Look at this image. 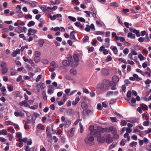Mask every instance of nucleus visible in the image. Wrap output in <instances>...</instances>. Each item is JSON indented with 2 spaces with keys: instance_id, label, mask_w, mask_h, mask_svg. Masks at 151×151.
Segmentation results:
<instances>
[{
  "instance_id": "c85d7f7f",
  "label": "nucleus",
  "mask_w": 151,
  "mask_h": 151,
  "mask_svg": "<svg viewBox=\"0 0 151 151\" xmlns=\"http://www.w3.org/2000/svg\"><path fill=\"white\" fill-rule=\"evenodd\" d=\"M17 14H18V16L19 18H22L23 17V13L21 10H19L17 11Z\"/></svg>"
},
{
  "instance_id": "37998d69",
  "label": "nucleus",
  "mask_w": 151,
  "mask_h": 151,
  "mask_svg": "<svg viewBox=\"0 0 151 151\" xmlns=\"http://www.w3.org/2000/svg\"><path fill=\"white\" fill-rule=\"evenodd\" d=\"M34 61L36 63L39 62L40 60V57H35L34 58Z\"/></svg>"
},
{
  "instance_id": "bf43d9fd",
  "label": "nucleus",
  "mask_w": 151,
  "mask_h": 151,
  "mask_svg": "<svg viewBox=\"0 0 151 151\" xmlns=\"http://www.w3.org/2000/svg\"><path fill=\"white\" fill-rule=\"evenodd\" d=\"M42 62L45 64H47L49 63V61L46 59H43L42 60Z\"/></svg>"
},
{
  "instance_id": "4468645a",
  "label": "nucleus",
  "mask_w": 151,
  "mask_h": 151,
  "mask_svg": "<svg viewBox=\"0 0 151 151\" xmlns=\"http://www.w3.org/2000/svg\"><path fill=\"white\" fill-rule=\"evenodd\" d=\"M99 133H100L98 132L96 129H94L91 131L90 134L91 135H93L96 136V135H98V134Z\"/></svg>"
},
{
  "instance_id": "864d4df0",
  "label": "nucleus",
  "mask_w": 151,
  "mask_h": 151,
  "mask_svg": "<svg viewBox=\"0 0 151 151\" xmlns=\"http://www.w3.org/2000/svg\"><path fill=\"white\" fill-rule=\"evenodd\" d=\"M19 36L21 38H22L23 40H26V37L24 34H21L19 35Z\"/></svg>"
},
{
  "instance_id": "473e14b6",
  "label": "nucleus",
  "mask_w": 151,
  "mask_h": 151,
  "mask_svg": "<svg viewBox=\"0 0 151 151\" xmlns=\"http://www.w3.org/2000/svg\"><path fill=\"white\" fill-rule=\"evenodd\" d=\"M35 24V22L33 21H31L29 22L27 25L28 27H31L32 26H34Z\"/></svg>"
},
{
  "instance_id": "39448f33",
  "label": "nucleus",
  "mask_w": 151,
  "mask_h": 151,
  "mask_svg": "<svg viewBox=\"0 0 151 151\" xmlns=\"http://www.w3.org/2000/svg\"><path fill=\"white\" fill-rule=\"evenodd\" d=\"M96 137H98V141L99 142H104L105 141L106 138L104 137H101L100 133L98 134V135H96Z\"/></svg>"
},
{
  "instance_id": "ddd939ff",
  "label": "nucleus",
  "mask_w": 151,
  "mask_h": 151,
  "mask_svg": "<svg viewBox=\"0 0 151 151\" xmlns=\"http://www.w3.org/2000/svg\"><path fill=\"white\" fill-rule=\"evenodd\" d=\"M76 33L75 31H73L70 32V38L72 40H73L75 41L76 40V39L75 36L74 34Z\"/></svg>"
},
{
  "instance_id": "412c9836",
  "label": "nucleus",
  "mask_w": 151,
  "mask_h": 151,
  "mask_svg": "<svg viewBox=\"0 0 151 151\" xmlns=\"http://www.w3.org/2000/svg\"><path fill=\"white\" fill-rule=\"evenodd\" d=\"M80 100V98L79 96L77 97L74 101L72 102V104L73 105H76Z\"/></svg>"
},
{
  "instance_id": "a878e982",
  "label": "nucleus",
  "mask_w": 151,
  "mask_h": 151,
  "mask_svg": "<svg viewBox=\"0 0 151 151\" xmlns=\"http://www.w3.org/2000/svg\"><path fill=\"white\" fill-rule=\"evenodd\" d=\"M7 134V132L6 129H3L2 130H0V135H6Z\"/></svg>"
},
{
  "instance_id": "6e6d98bb",
  "label": "nucleus",
  "mask_w": 151,
  "mask_h": 151,
  "mask_svg": "<svg viewBox=\"0 0 151 151\" xmlns=\"http://www.w3.org/2000/svg\"><path fill=\"white\" fill-rule=\"evenodd\" d=\"M86 27L85 29V30L88 32L90 31V26L89 25L87 24Z\"/></svg>"
},
{
  "instance_id": "7c9ffc66",
  "label": "nucleus",
  "mask_w": 151,
  "mask_h": 151,
  "mask_svg": "<svg viewBox=\"0 0 151 151\" xmlns=\"http://www.w3.org/2000/svg\"><path fill=\"white\" fill-rule=\"evenodd\" d=\"M47 17L48 18H50L51 20H54L56 19L55 15H54L53 16H52L50 14H49L47 15Z\"/></svg>"
},
{
  "instance_id": "5fc2aeb1",
  "label": "nucleus",
  "mask_w": 151,
  "mask_h": 151,
  "mask_svg": "<svg viewBox=\"0 0 151 151\" xmlns=\"http://www.w3.org/2000/svg\"><path fill=\"white\" fill-rule=\"evenodd\" d=\"M70 72L73 74H76L77 73L76 70L74 68L71 69L70 70Z\"/></svg>"
},
{
  "instance_id": "6e6552de",
  "label": "nucleus",
  "mask_w": 151,
  "mask_h": 151,
  "mask_svg": "<svg viewBox=\"0 0 151 151\" xmlns=\"http://www.w3.org/2000/svg\"><path fill=\"white\" fill-rule=\"evenodd\" d=\"M19 105L20 106H24L25 107H28L29 105L27 103V101L26 100H24L20 102L19 103Z\"/></svg>"
},
{
  "instance_id": "393cba45",
  "label": "nucleus",
  "mask_w": 151,
  "mask_h": 151,
  "mask_svg": "<svg viewBox=\"0 0 151 151\" xmlns=\"http://www.w3.org/2000/svg\"><path fill=\"white\" fill-rule=\"evenodd\" d=\"M73 57L74 60L77 62H78L79 61V59L78 56L76 54H74Z\"/></svg>"
},
{
  "instance_id": "338daca9",
  "label": "nucleus",
  "mask_w": 151,
  "mask_h": 151,
  "mask_svg": "<svg viewBox=\"0 0 151 151\" xmlns=\"http://www.w3.org/2000/svg\"><path fill=\"white\" fill-rule=\"evenodd\" d=\"M145 39L144 38L142 37H140L138 39V40L139 42H142L144 41H145Z\"/></svg>"
},
{
  "instance_id": "774afa93",
  "label": "nucleus",
  "mask_w": 151,
  "mask_h": 151,
  "mask_svg": "<svg viewBox=\"0 0 151 151\" xmlns=\"http://www.w3.org/2000/svg\"><path fill=\"white\" fill-rule=\"evenodd\" d=\"M112 58L110 55H108L106 59V61L107 62H109L112 60Z\"/></svg>"
},
{
  "instance_id": "c9c22d12",
  "label": "nucleus",
  "mask_w": 151,
  "mask_h": 151,
  "mask_svg": "<svg viewBox=\"0 0 151 151\" xmlns=\"http://www.w3.org/2000/svg\"><path fill=\"white\" fill-rule=\"evenodd\" d=\"M124 137L125 138H127L128 141H129L130 139V137L129 136V134L128 133H125L124 135Z\"/></svg>"
},
{
  "instance_id": "09e8293b",
  "label": "nucleus",
  "mask_w": 151,
  "mask_h": 151,
  "mask_svg": "<svg viewBox=\"0 0 151 151\" xmlns=\"http://www.w3.org/2000/svg\"><path fill=\"white\" fill-rule=\"evenodd\" d=\"M5 124L7 125H13L14 123L10 121H8L5 122Z\"/></svg>"
},
{
  "instance_id": "e2e57ef3",
  "label": "nucleus",
  "mask_w": 151,
  "mask_h": 151,
  "mask_svg": "<svg viewBox=\"0 0 151 151\" xmlns=\"http://www.w3.org/2000/svg\"><path fill=\"white\" fill-rule=\"evenodd\" d=\"M129 52V49L127 48H125L123 51V53L125 55H127L128 54Z\"/></svg>"
},
{
  "instance_id": "4c0bfd02",
  "label": "nucleus",
  "mask_w": 151,
  "mask_h": 151,
  "mask_svg": "<svg viewBox=\"0 0 151 151\" xmlns=\"http://www.w3.org/2000/svg\"><path fill=\"white\" fill-rule=\"evenodd\" d=\"M68 18L70 21L73 22H75L76 21V19L72 16H68Z\"/></svg>"
},
{
  "instance_id": "5701e85b",
  "label": "nucleus",
  "mask_w": 151,
  "mask_h": 151,
  "mask_svg": "<svg viewBox=\"0 0 151 151\" xmlns=\"http://www.w3.org/2000/svg\"><path fill=\"white\" fill-rule=\"evenodd\" d=\"M128 122L132 123H138L139 122V119L138 118H137L132 120L129 121Z\"/></svg>"
},
{
  "instance_id": "3c124183",
  "label": "nucleus",
  "mask_w": 151,
  "mask_h": 151,
  "mask_svg": "<svg viewBox=\"0 0 151 151\" xmlns=\"http://www.w3.org/2000/svg\"><path fill=\"white\" fill-rule=\"evenodd\" d=\"M110 6H111L116 7L118 6V4L116 2H113L110 3Z\"/></svg>"
},
{
  "instance_id": "72a5a7b5",
  "label": "nucleus",
  "mask_w": 151,
  "mask_h": 151,
  "mask_svg": "<svg viewBox=\"0 0 151 151\" xmlns=\"http://www.w3.org/2000/svg\"><path fill=\"white\" fill-rule=\"evenodd\" d=\"M7 89L10 92L12 91L13 90V87L11 85L8 84L7 85Z\"/></svg>"
},
{
  "instance_id": "603ef678",
  "label": "nucleus",
  "mask_w": 151,
  "mask_h": 151,
  "mask_svg": "<svg viewBox=\"0 0 151 151\" xmlns=\"http://www.w3.org/2000/svg\"><path fill=\"white\" fill-rule=\"evenodd\" d=\"M40 8L44 12H45L47 11L46 6H44L41 7Z\"/></svg>"
},
{
  "instance_id": "423d86ee",
  "label": "nucleus",
  "mask_w": 151,
  "mask_h": 151,
  "mask_svg": "<svg viewBox=\"0 0 151 151\" xmlns=\"http://www.w3.org/2000/svg\"><path fill=\"white\" fill-rule=\"evenodd\" d=\"M106 141L108 144L110 143L113 140V138L111 137L110 134H108L105 137Z\"/></svg>"
},
{
  "instance_id": "13d9d810",
  "label": "nucleus",
  "mask_w": 151,
  "mask_h": 151,
  "mask_svg": "<svg viewBox=\"0 0 151 151\" xmlns=\"http://www.w3.org/2000/svg\"><path fill=\"white\" fill-rule=\"evenodd\" d=\"M1 92H6V89L5 87V86H3L2 87H1Z\"/></svg>"
},
{
  "instance_id": "f3484780",
  "label": "nucleus",
  "mask_w": 151,
  "mask_h": 151,
  "mask_svg": "<svg viewBox=\"0 0 151 151\" xmlns=\"http://www.w3.org/2000/svg\"><path fill=\"white\" fill-rule=\"evenodd\" d=\"M112 80L113 82L116 84L119 82V79L117 76H114L112 77Z\"/></svg>"
},
{
  "instance_id": "bb28decb",
  "label": "nucleus",
  "mask_w": 151,
  "mask_h": 151,
  "mask_svg": "<svg viewBox=\"0 0 151 151\" xmlns=\"http://www.w3.org/2000/svg\"><path fill=\"white\" fill-rule=\"evenodd\" d=\"M133 32L135 33L137 37H139L141 35L139 31V30H136V29H134V30L133 31Z\"/></svg>"
},
{
  "instance_id": "f03ea898",
  "label": "nucleus",
  "mask_w": 151,
  "mask_h": 151,
  "mask_svg": "<svg viewBox=\"0 0 151 151\" xmlns=\"http://www.w3.org/2000/svg\"><path fill=\"white\" fill-rule=\"evenodd\" d=\"M27 29V28L25 27L19 26L15 28V31L18 33H20L23 32H26Z\"/></svg>"
},
{
  "instance_id": "0e129e2a",
  "label": "nucleus",
  "mask_w": 151,
  "mask_h": 151,
  "mask_svg": "<svg viewBox=\"0 0 151 151\" xmlns=\"http://www.w3.org/2000/svg\"><path fill=\"white\" fill-rule=\"evenodd\" d=\"M16 136L17 137L20 138H22V134L21 132H18L16 133Z\"/></svg>"
},
{
  "instance_id": "20e7f679",
  "label": "nucleus",
  "mask_w": 151,
  "mask_h": 151,
  "mask_svg": "<svg viewBox=\"0 0 151 151\" xmlns=\"http://www.w3.org/2000/svg\"><path fill=\"white\" fill-rule=\"evenodd\" d=\"M37 31L36 29L30 28L28 29L27 35L28 36L32 35V33L35 34L37 33Z\"/></svg>"
},
{
  "instance_id": "a19ab883",
  "label": "nucleus",
  "mask_w": 151,
  "mask_h": 151,
  "mask_svg": "<svg viewBox=\"0 0 151 151\" xmlns=\"http://www.w3.org/2000/svg\"><path fill=\"white\" fill-rule=\"evenodd\" d=\"M65 92L68 95L70 96V89L67 88L65 90Z\"/></svg>"
},
{
  "instance_id": "e433bc0d",
  "label": "nucleus",
  "mask_w": 151,
  "mask_h": 151,
  "mask_svg": "<svg viewBox=\"0 0 151 151\" xmlns=\"http://www.w3.org/2000/svg\"><path fill=\"white\" fill-rule=\"evenodd\" d=\"M50 65L54 67V68H58V66L56 64L55 62L53 61L50 63Z\"/></svg>"
},
{
  "instance_id": "f257e3e1",
  "label": "nucleus",
  "mask_w": 151,
  "mask_h": 151,
  "mask_svg": "<svg viewBox=\"0 0 151 151\" xmlns=\"http://www.w3.org/2000/svg\"><path fill=\"white\" fill-rule=\"evenodd\" d=\"M98 129L101 132H109L111 131L113 135L117 133L116 128L112 126L110 127L109 128H103L99 127L98 128Z\"/></svg>"
},
{
  "instance_id": "0eeeda50",
  "label": "nucleus",
  "mask_w": 151,
  "mask_h": 151,
  "mask_svg": "<svg viewBox=\"0 0 151 151\" xmlns=\"http://www.w3.org/2000/svg\"><path fill=\"white\" fill-rule=\"evenodd\" d=\"M88 137L85 139V142L87 144H88L90 142H92L94 140L93 137L91 136L88 137Z\"/></svg>"
},
{
  "instance_id": "f704fd0d",
  "label": "nucleus",
  "mask_w": 151,
  "mask_h": 151,
  "mask_svg": "<svg viewBox=\"0 0 151 151\" xmlns=\"http://www.w3.org/2000/svg\"><path fill=\"white\" fill-rule=\"evenodd\" d=\"M44 41L43 39H40L39 41V44L40 47H42L44 43Z\"/></svg>"
},
{
  "instance_id": "1a4fd4ad",
  "label": "nucleus",
  "mask_w": 151,
  "mask_h": 151,
  "mask_svg": "<svg viewBox=\"0 0 151 151\" xmlns=\"http://www.w3.org/2000/svg\"><path fill=\"white\" fill-rule=\"evenodd\" d=\"M20 53V50L17 48L16 50H14L13 52L12 53V55L14 57H16L17 55L19 54Z\"/></svg>"
},
{
  "instance_id": "7ed1b4c3",
  "label": "nucleus",
  "mask_w": 151,
  "mask_h": 151,
  "mask_svg": "<svg viewBox=\"0 0 151 151\" xmlns=\"http://www.w3.org/2000/svg\"><path fill=\"white\" fill-rule=\"evenodd\" d=\"M104 85L103 83H100L98 84L97 86V88L100 91L103 92L107 90V89L106 90L104 88Z\"/></svg>"
},
{
  "instance_id": "79ce46f5",
  "label": "nucleus",
  "mask_w": 151,
  "mask_h": 151,
  "mask_svg": "<svg viewBox=\"0 0 151 151\" xmlns=\"http://www.w3.org/2000/svg\"><path fill=\"white\" fill-rule=\"evenodd\" d=\"M7 136L9 137V140L10 141H12L13 138V135L11 134H9V133H8V134H7Z\"/></svg>"
},
{
  "instance_id": "49530a36",
  "label": "nucleus",
  "mask_w": 151,
  "mask_h": 151,
  "mask_svg": "<svg viewBox=\"0 0 151 151\" xmlns=\"http://www.w3.org/2000/svg\"><path fill=\"white\" fill-rule=\"evenodd\" d=\"M106 83L110 86H111L113 81H109V80H105Z\"/></svg>"
},
{
  "instance_id": "2eb2a0df",
  "label": "nucleus",
  "mask_w": 151,
  "mask_h": 151,
  "mask_svg": "<svg viewBox=\"0 0 151 151\" xmlns=\"http://www.w3.org/2000/svg\"><path fill=\"white\" fill-rule=\"evenodd\" d=\"M110 48L112 50L114 54H116L117 53L118 50L116 47L114 46H111Z\"/></svg>"
},
{
  "instance_id": "69168bd1",
  "label": "nucleus",
  "mask_w": 151,
  "mask_h": 151,
  "mask_svg": "<svg viewBox=\"0 0 151 151\" xmlns=\"http://www.w3.org/2000/svg\"><path fill=\"white\" fill-rule=\"evenodd\" d=\"M114 94V92L112 91H108L106 94V96H109L111 95H112Z\"/></svg>"
},
{
  "instance_id": "4d7b16f0",
  "label": "nucleus",
  "mask_w": 151,
  "mask_h": 151,
  "mask_svg": "<svg viewBox=\"0 0 151 151\" xmlns=\"http://www.w3.org/2000/svg\"><path fill=\"white\" fill-rule=\"evenodd\" d=\"M8 71V69L7 68H4L2 69V73L3 74H4L6 73Z\"/></svg>"
},
{
  "instance_id": "6ab92c4d",
  "label": "nucleus",
  "mask_w": 151,
  "mask_h": 151,
  "mask_svg": "<svg viewBox=\"0 0 151 151\" xmlns=\"http://www.w3.org/2000/svg\"><path fill=\"white\" fill-rule=\"evenodd\" d=\"M133 76H134L135 79V80H136L137 81H140L142 80V79L139 77L138 75L136 74H133Z\"/></svg>"
},
{
  "instance_id": "4be33fe9",
  "label": "nucleus",
  "mask_w": 151,
  "mask_h": 151,
  "mask_svg": "<svg viewBox=\"0 0 151 151\" xmlns=\"http://www.w3.org/2000/svg\"><path fill=\"white\" fill-rule=\"evenodd\" d=\"M81 106L82 108L83 109H86L88 107L86 103L84 102H83L81 103Z\"/></svg>"
},
{
  "instance_id": "2f4dec72",
  "label": "nucleus",
  "mask_w": 151,
  "mask_h": 151,
  "mask_svg": "<svg viewBox=\"0 0 151 151\" xmlns=\"http://www.w3.org/2000/svg\"><path fill=\"white\" fill-rule=\"evenodd\" d=\"M127 36L129 37H130L132 39H134L135 38V35L134 34H132L131 32H129Z\"/></svg>"
},
{
  "instance_id": "aec40b11",
  "label": "nucleus",
  "mask_w": 151,
  "mask_h": 151,
  "mask_svg": "<svg viewBox=\"0 0 151 151\" xmlns=\"http://www.w3.org/2000/svg\"><path fill=\"white\" fill-rule=\"evenodd\" d=\"M140 107H141L142 109L143 110H146L148 109V106L145 104H140Z\"/></svg>"
},
{
  "instance_id": "ea45409f",
  "label": "nucleus",
  "mask_w": 151,
  "mask_h": 151,
  "mask_svg": "<svg viewBox=\"0 0 151 151\" xmlns=\"http://www.w3.org/2000/svg\"><path fill=\"white\" fill-rule=\"evenodd\" d=\"M14 114L15 116L17 117L18 116H22V115L21 113H19L18 111H15L14 113Z\"/></svg>"
},
{
  "instance_id": "f8f14e48",
  "label": "nucleus",
  "mask_w": 151,
  "mask_h": 151,
  "mask_svg": "<svg viewBox=\"0 0 151 151\" xmlns=\"http://www.w3.org/2000/svg\"><path fill=\"white\" fill-rule=\"evenodd\" d=\"M35 147H33L31 148L27 145L26 146L25 148V151H37L36 149L35 150Z\"/></svg>"
},
{
  "instance_id": "9d476101",
  "label": "nucleus",
  "mask_w": 151,
  "mask_h": 151,
  "mask_svg": "<svg viewBox=\"0 0 151 151\" xmlns=\"http://www.w3.org/2000/svg\"><path fill=\"white\" fill-rule=\"evenodd\" d=\"M75 130V128H73L70 130L68 131V135L70 137H72L73 135Z\"/></svg>"
},
{
  "instance_id": "a18cd8bd",
  "label": "nucleus",
  "mask_w": 151,
  "mask_h": 151,
  "mask_svg": "<svg viewBox=\"0 0 151 151\" xmlns=\"http://www.w3.org/2000/svg\"><path fill=\"white\" fill-rule=\"evenodd\" d=\"M77 19L78 21L82 22H85V19L82 17H78L77 18Z\"/></svg>"
},
{
  "instance_id": "680f3d73",
  "label": "nucleus",
  "mask_w": 151,
  "mask_h": 151,
  "mask_svg": "<svg viewBox=\"0 0 151 151\" xmlns=\"http://www.w3.org/2000/svg\"><path fill=\"white\" fill-rule=\"evenodd\" d=\"M110 119L112 122H116L117 121V119L115 117H111Z\"/></svg>"
},
{
  "instance_id": "de8ad7c7",
  "label": "nucleus",
  "mask_w": 151,
  "mask_h": 151,
  "mask_svg": "<svg viewBox=\"0 0 151 151\" xmlns=\"http://www.w3.org/2000/svg\"><path fill=\"white\" fill-rule=\"evenodd\" d=\"M41 55L40 52L38 51H36L35 53V57H40Z\"/></svg>"
},
{
  "instance_id": "c756f323",
  "label": "nucleus",
  "mask_w": 151,
  "mask_h": 151,
  "mask_svg": "<svg viewBox=\"0 0 151 151\" xmlns=\"http://www.w3.org/2000/svg\"><path fill=\"white\" fill-rule=\"evenodd\" d=\"M137 144V142L133 141L130 143L129 146L131 147H136Z\"/></svg>"
},
{
  "instance_id": "9b49d317",
  "label": "nucleus",
  "mask_w": 151,
  "mask_h": 151,
  "mask_svg": "<svg viewBox=\"0 0 151 151\" xmlns=\"http://www.w3.org/2000/svg\"><path fill=\"white\" fill-rule=\"evenodd\" d=\"M25 113H26V115L27 117V120L28 121H29V123H30L31 122V119H32V116L30 113L28 112L27 111H24Z\"/></svg>"
},
{
  "instance_id": "c03bdc74",
  "label": "nucleus",
  "mask_w": 151,
  "mask_h": 151,
  "mask_svg": "<svg viewBox=\"0 0 151 151\" xmlns=\"http://www.w3.org/2000/svg\"><path fill=\"white\" fill-rule=\"evenodd\" d=\"M28 62L29 63L31 64L32 66L33 67L35 66V64L34 63L33 60L32 59H28Z\"/></svg>"
},
{
  "instance_id": "a211bd4d",
  "label": "nucleus",
  "mask_w": 151,
  "mask_h": 151,
  "mask_svg": "<svg viewBox=\"0 0 151 151\" xmlns=\"http://www.w3.org/2000/svg\"><path fill=\"white\" fill-rule=\"evenodd\" d=\"M17 82H20L22 83L24 82V80H22V76L21 75H19L17 77Z\"/></svg>"
},
{
  "instance_id": "052dcab7",
  "label": "nucleus",
  "mask_w": 151,
  "mask_h": 151,
  "mask_svg": "<svg viewBox=\"0 0 151 151\" xmlns=\"http://www.w3.org/2000/svg\"><path fill=\"white\" fill-rule=\"evenodd\" d=\"M125 142L126 141L125 139H122L120 143V145L122 146H124L125 144Z\"/></svg>"
},
{
  "instance_id": "cd10ccee",
  "label": "nucleus",
  "mask_w": 151,
  "mask_h": 151,
  "mask_svg": "<svg viewBox=\"0 0 151 151\" xmlns=\"http://www.w3.org/2000/svg\"><path fill=\"white\" fill-rule=\"evenodd\" d=\"M11 76H13L15 75L16 73V70L13 68L10 69Z\"/></svg>"
},
{
  "instance_id": "58836bf2",
  "label": "nucleus",
  "mask_w": 151,
  "mask_h": 151,
  "mask_svg": "<svg viewBox=\"0 0 151 151\" xmlns=\"http://www.w3.org/2000/svg\"><path fill=\"white\" fill-rule=\"evenodd\" d=\"M50 2L51 4L53 5L59 4L60 3V1L59 0H55V1H51Z\"/></svg>"
},
{
  "instance_id": "8fccbe9b",
  "label": "nucleus",
  "mask_w": 151,
  "mask_h": 151,
  "mask_svg": "<svg viewBox=\"0 0 151 151\" xmlns=\"http://www.w3.org/2000/svg\"><path fill=\"white\" fill-rule=\"evenodd\" d=\"M42 77V76L41 75H39L36 79V81L37 82H39L41 78Z\"/></svg>"
},
{
  "instance_id": "dca6fc26",
  "label": "nucleus",
  "mask_w": 151,
  "mask_h": 151,
  "mask_svg": "<svg viewBox=\"0 0 151 151\" xmlns=\"http://www.w3.org/2000/svg\"><path fill=\"white\" fill-rule=\"evenodd\" d=\"M71 121L70 120L67 119L64 122V125L66 127H68L71 124Z\"/></svg>"
},
{
  "instance_id": "b1692460",
  "label": "nucleus",
  "mask_w": 151,
  "mask_h": 151,
  "mask_svg": "<svg viewBox=\"0 0 151 151\" xmlns=\"http://www.w3.org/2000/svg\"><path fill=\"white\" fill-rule=\"evenodd\" d=\"M62 63L65 66H68L70 65L69 61L67 60H63Z\"/></svg>"
}]
</instances>
